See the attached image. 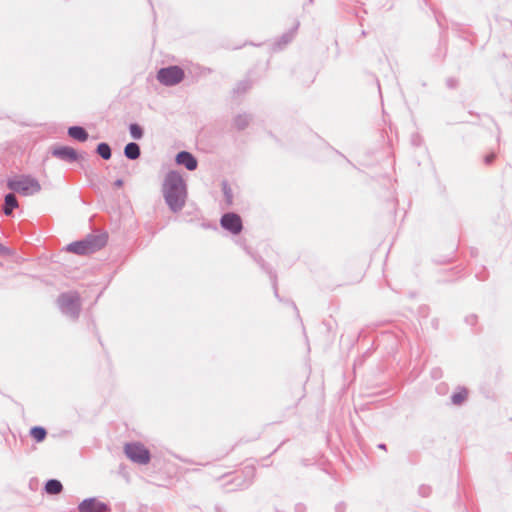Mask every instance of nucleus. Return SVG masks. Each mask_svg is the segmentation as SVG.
I'll list each match as a JSON object with an SVG mask.
<instances>
[{"mask_svg":"<svg viewBox=\"0 0 512 512\" xmlns=\"http://www.w3.org/2000/svg\"><path fill=\"white\" fill-rule=\"evenodd\" d=\"M163 195L166 203L174 212L181 210L186 200V185L182 177L174 172H169L163 183Z\"/></svg>","mask_w":512,"mask_h":512,"instance_id":"f257e3e1","label":"nucleus"},{"mask_svg":"<svg viewBox=\"0 0 512 512\" xmlns=\"http://www.w3.org/2000/svg\"><path fill=\"white\" fill-rule=\"evenodd\" d=\"M7 187L23 196H32L41 190L39 181L30 175H17L9 179Z\"/></svg>","mask_w":512,"mask_h":512,"instance_id":"f03ea898","label":"nucleus"},{"mask_svg":"<svg viewBox=\"0 0 512 512\" xmlns=\"http://www.w3.org/2000/svg\"><path fill=\"white\" fill-rule=\"evenodd\" d=\"M105 242V238L93 236L82 241L69 244L66 250L79 255H86L102 248L105 245Z\"/></svg>","mask_w":512,"mask_h":512,"instance_id":"7ed1b4c3","label":"nucleus"},{"mask_svg":"<svg viewBox=\"0 0 512 512\" xmlns=\"http://www.w3.org/2000/svg\"><path fill=\"white\" fill-rule=\"evenodd\" d=\"M184 78L183 70L178 66L162 68L157 73V79L166 86L176 85Z\"/></svg>","mask_w":512,"mask_h":512,"instance_id":"20e7f679","label":"nucleus"},{"mask_svg":"<svg viewBox=\"0 0 512 512\" xmlns=\"http://www.w3.org/2000/svg\"><path fill=\"white\" fill-rule=\"evenodd\" d=\"M124 451L127 457L133 462L147 464L150 461V453L141 443L126 444Z\"/></svg>","mask_w":512,"mask_h":512,"instance_id":"39448f33","label":"nucleus"},{"mask_svg":"<svg viewBox=\"0 0 512 512\" xmlns=\"http://www.w3.org/2000/svg\"><path fill=\"white\" fill-rule=\"evenodd\" d=\"M221 226L233 234H239L242 230V220L235 213H227L221 218Z\"/></svg>","mask_w":512,"mask_h":512,"instance_id":"423d86ee","label":"nucleus"},{"mask_svg":"<svg viewBox=\"0 0 512 512\" xmlns=\"http://www.w3.org/2000/svg\"><path fill=\"white\" fill-rule=\"evenodd\" d=\"M52 154L55 157H58L62 160H66V161H70V162L79 161V160L83 159L82 154H78L75 149H73L72 147H69V146L55 147L52 151Z\"/></svg>","mask_w":512,"mask_h":512,"instance_id":"0eeeda50","label":"nucleus"},{"mask_svg":"<svg viewBox=\"0 0 512 512\" xmlns=\"http://www.w3.org/2000/svg\"><path fill=\"white\" fill-rule=\"evenodd\" d=\"M80 512H108V506L96 499H86L79 505Z\"/></svg>","mask_w":512,"mask_h":512,"instance_id":"6e6552de","label":"nucleus"},{"mask_svg":"<svg viewBox=\"0 0 512 512\" xmlns=\"http://www.w3.org/2000/svg\"><path fill=\"white\" fill-rule=\"evenodd\" d=\"M176 161L180 165H184L188 170H195L197 167V160L192 154L186 151L178 153Z\"/></svg>","mask_w":512,"mask_h":512,"instance_id":"1a4fd4ad","label":"nucleus"},{"mask_svg":"<svg viewBox=\"0 0 512 512\" xmlns=\"http://www.w3.org/2000/svg\"><path fill=\"white\" fill-rule=\"evenodd\" d=\"M68 134L70 137H72L78 141H81V142L86 141L88 138L87 132L82 127H79V126L70 127L68 129Z\"/></svg>","mask_w":512,"mask_h":512,"instance_id":"9d476101","label":"nucleus"},{"mask_svg":"<svg viewBox=\"0 0 512 512\" xmlns=\"http://www.w3.org/2000/svg\"><path fill=\"white\" fill-rule=\"evenodd\" d=\"M18 207V201L13 193H9L5 196L4 213L5 215H11L13 209Z\"/></svg>","mask_w":512,"mask_h":512,"instance_id":"9b49d317","label":"nucleus"},{"mask_svg":"<svg viewBox=\"0 0 512 512\" xmlns=\"http://www.w3.org/2000/svg\"><path fill=\"white\" fill-rule=\"evenodd\" d=\"M124 153L129 159H137L140 155V148L136 143H129L125 146Z\"/></svg>","mask_w":512,"mask_h":512,"instance_id":"f8f14e48","label":"nucleus"},{"mask_svg":"<svg viewBox=\"0 0 512 512\" xmlns=\"http://www.w3.org/2000/svg\"><path fill=\"white\" fill-rule=\"evenodd\" d=\"M468 397V390L466 388H460L457 392L452 395V402L455 405L462 404Z\"/></svg>","mask_w":512,"mask_h":512,"instance_id":"ddd939ff","label":"nucleus"},{"mask_svg":"<svg viewBox=\"0 0 512 512\" xmlns=\"http://www.w3.org/2000/svg\"><path fill=\"white\" fill-rule=\"evenodd\" d=\"M45 490L49 494H58L62 490V484L58 480H49L45 485Z\"/></svg>","mask_w":512,"mask_h":512,"instance_id":"4468645a","label":"nucleus"},{"mask_svg":"<svg viewBox=\"0 0 512 512\" xmlns=\"http://www.w3.org/2000/svg\"><path fill=\"white\" fill-rule=\"evenodd\" d=\"M30 435L36 442H42L46 438L47 432L43 427L36 426L31 428Z\"/></svg>","mask_w":512,"mask_h":512,"instance_id":"2eb2a0df","label":"nucleus"},{"mask_svg":"<svg viewBox=\"0 0 512 512\" xmlns=\"http://www.w3.org/2000/svg\"><path fill=\"white\" fill-rule=\"evenodd\" d=\"M97 152L102 158L106 160L111 157V149L106 143L99 144L97 147Z\"/></svg>","mask_w":512,"mask_h":512,"instance_id":"dca6fc26","label":"nucleus"},{"mask_svg":"<svg viewBox=\"0 0 512 512\" xmlns=\"http://www.w3.org/2000/svg\"><path fill=\"white\" fill-rule=\"evenodd\" d=\"M129 129L134 139H140L143 136V130L138 124H131Z\"/></svg>","mask_w":512,"mask_h":512,"instance_id":"f3484780","label":"nucleus"},{"mask_svg":"<svg viewBox=\"0 0 512 512\" xmlns=\"http://www.w3.org/2000/svg\"><path fill=\"white\" fill-rule=\"evenodd\" d=\"M223 192H224L227 203L231 204L233 201V193H232V189L226 183L223 184Z\"/></svg>","mask_w":512,"mask_h":512,"instance_id":"a211bd4d","label":"nucleus"},{"mask_svg":"<svg viewBox=\"0 0 512 512\" xmlns=\"http://www.w3.org/2000/svg\"><path fill=\"white\" fill-rule=\"evenodd\" d=\"M494 159H495V154L494 153H490V154L485 156L484 161H485L486 164H491Z\"/></svg>","mask_w":512,"mask_h":512,"instance_id":"6ab92c4d","label":"nucleus"},{"mask_svg":"<svg viewBox=\"0 0 512 512\" xmlns=\"http://www.w3.org/2000/svg\"><path fill=\"white\" fill-rule=\"evenodd\" d=\"M7 254H9V250L0 244V255H7Z\"/></svg>","mask_w":512,"mask_h":512,"instance_id":"aec40b11","label":"nucleus"},{"mask_svg":"<svg viewBox=\"0 0 512 512\" xmlns=\"http://www.w3.org/2000/svg\"><path fill=\"white\" fill-rule=\"evenodd\" d=\"M114 186H115L116 188H118V189H119V188H121V187L123 186V180H120V179H119V180L115 181V182H114Z\"/></svg>","mask_w":512,"mask_h":512,"instance_id":"412c9836","label":"nucleus"},{"mask_svg":"<svg viewBox=\"0 0 512 512\" xmlns=\"http://www.w3.org/2000/svg\"><path fill=\"white\" fill-rule=\"evenodd\" d=\"M67 298H68L67 296H62L61 300L65 301Z\"/></svg>","mask_w":512,"mask_h":512,"instance_id":"4be33fe9","label":"nucleus"}]
</instances>
